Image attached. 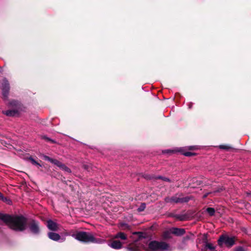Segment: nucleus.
<instances>
[{
	"instance_id": "obj_1",
	"label": "nucleus",
	"mask_w": 251,
	"mask_h": 251,
	"mask_svg": "<svg viewBox=\"0 0 251 251\" xmlns=\"http://www.w3.org/2000/svg\"><path fill=\"white\" fill-rule=\"evenodd\" d=\"M4 223L12 230L23 232L27 228V218L23 215L6 214Z\"/></svg>"
},
{
	"instance_id": "obj_2",
	"label": "nucleus",
	"mask_w": 251,
	"mask_h": 251,
	"mask_svg": "<svg viewBox=\"0 0 251 251\" xmlns=\"http://www.w3.org/2000/svg\"><path fill=\"white\" fill-rule=\"evenodd\" d=\"M72 236L77 240L84 243H97V239L91 232L79 231Z\"/></svg>"
},
{
	"instance_id": "obj_3",
	"label": "nucleus",
	"mask_w": 251,
	"mask_h": 251,
	"mask_svg": "<svg viewBox=\"0 0 251 251\" xmlns=\"http://www.w3.org/2000/svg\"><path fill=\"white\" fill-rule=\"evenodd\" d=\"M235 243V237H229L227 235H222L218 240V244L222 247L223 244L227 248H231Z\"/></svg>"
},
{
	"instance_id": "obj_4",
	"label": "nucleus",
	"mask_w": 251,
	"mask_h": 251,
	"mask_svg": "<svg viewBox=\"0 0 251 251\" xmlns=\"http://www.w3.org/2000/svg\"><path fill=\"white\" fill-rule=\"evenodd\" d=\"M148 247L152 251H157L158 250H167L169 247V245L164 242L152 241L149 243Z\"/></svg>"
},
{
	"instance_id": "obj_5",
	"label": "nucleus",
	"mask_w": 251,
	"mask_h": 251,
	"mask_svg": "<svg viewBox=\"0 0 251 251\" xmlns=\"http://www.w3.org/2000/svg\"><path fill=\"white\" fill-rule=\"evenodd\" d=\"M27 227L29 231L34 235H38L40 233V223L38 221L31 219L28 222H27Z\"/></svg>"
},
{
	"instance_id": "obj_6",
	"label": "nucleus",
	"mask_w": 251,
	"mask_h": 251,
	"mask_svg": "<svg viewBox=\"0 0 251 251\" xmlns=\"http://www.w3.org/2000/svg\"><path fill=\"white\" fill-rule=\"evenodd\" d=\"M190 198L188 197H180L178 196V194L172 196V197H166L165 201L167 203H184L189 201Z\"/></svg>"
},
{
	"instance_id": "obj_7",
	"label": "nucleus",
	"mask_w": 251,
	"mask_h": 251,
	"mask_svg": "<svg viewBox=\"0 0 251 251\" xmlns=\"http://www.w3.org/2000/svg\"><path fill=\"white\" fill-rule=\"evenodd\" d=\"M1 89L2 90L3 99L4 100H6L8 99L10 90V85L8 80L5 78L2 80Z\"/></svg>"
},
{
	"instance_id": "obj_8",
	"label": "nucleus",
	"mask_w": 251,
	"mask_h": 251,
	"mask_svg": "<svg viewBox=\"0 0 251 251\" xmlns=\"http://www.w3.org/2000/svg\"><path fill=\"white\" fill-rule=\"evenodd\" d=\"M109 246L112 249L119 250L123 248V243L116 239H114L109 244Z\"/></svg>"
},
{
	"instance_id": "obj_9",
	"label": "nucleus",
	"mask_w": 251,
	"mask_h": 251,
	"mask_svg": "<svg viewBox=\"0 0 251 251\" xmlns=\"http://www.w3.org/2000/svg\"><path fill=\"white\" fill-rule=\"evenodd\" d=\"M47 226L52 231H56L59 229V225L51 220H49L47 222Z\"/></svg>"
},
{
	"instance_id": "obj_10",
	"label": "nucleus",
	"mask_w": 251,
	"mask_h": 251,
	"mask_svg": "<svg viewBox=\"0 0 251 251\" xmlns=\"http://www.w3.org/2000/svg\"><path fill=\"white\" fill-rule=\"evenodd\" d=\"M42 157H43L42 158L44 160L48 161L50 162V163L56 165L57 166H58L59 168L60 167L61 165L63 164L62 163H61V162L58 161V160L51 158L50 157H49L46 155L43 154Z\"/></svg>"
},
{
	"instance_id": "obj_11",
	"label": "nucleus",
	"mask_w": 251,
	"mask_h": 251,
	"mask_svg": "<svg viewBox=\"0 0 251 251\" xmlns=\"http://www.w3.org/2000/svg\"><path fill=\"white\" fill-rule=\"evenodd\" d=\"M172 234L177 236H180L184 235L185 233V230L184 228L177 227H173L170 229Z\"/></svg>"
},
{
	"instance_id": "obj_12",
	"label": "nucleus",
	"mask_w": 251,
	"mask_h": 251,
	"mask_svg": "<svg viewBox=\"0 0 251 251\" xmlns=\"http://www.w3.org/2000/svg\"><path fill=\"white\" fill-rule=\"evenodd\" d=\"M126 250L127 251H140V248L135 241L128 245Z\"/></svg>"
},
{
	"instance_id": "obj_13",
	"label": "nucleus",
	"mask_w": 251,
	"mask_h": 251,
	"mask_svg": "<svg viewBox=\"0 0 251 251\" xmlns=\"http://www.w3.org/2000/svg\"><path fill=\"white\" fill-rule=\"evenodd\" d=\"M48 236L50 239L55 241H58L61 238L59 234L53 232H49L48 233Z\"/></svg>"
},
{
	"instance_id": "obj_14",
	"label": "nucleus",
	"mask_w": 251,
	"mask_h": 251,
	"mask_svg": "<svg viewBox=\"0 0 251 251\" xmlns=\"http://www.w3.org/2000/svg\"><path fill=\"white\" fill-rule=\"evenodd\" d=\"M2 113L9 117H14L18 114V111L17 109L8 110L3 111Z\"/></svg>"
},
{
	"instance_id": "obj_15",
	"label": "nucleus",
	"mask_w": 251,
	"mask_h": 251,
	"mask_svg": "<svg viewBox=\"0 0 251 251\" xmlns=\"http://www.w3.org/2000/svg\"><path fill=\"white\" fill-rule=\"evenodd\" d=\"M127 238V235L123 232H119L114 236V239H120L123 240H126Z\"/></svg>"
},
{
	"instance_id": "obj_16",
	"label": "nucleus",
	"mask_w": 251,
	"mask_h": 251,
	"mask_svg": "<svg viewBox=\"0 0 251 251\" xmlns=\"http://www.w3.org/2000/svg\"><path fill=\"white\" fill-rule=\"evenodd\" d=\"M20 105V102L16 100H12L8 103V106L14 108H19Z\"/></svg>"
},
{
	"instance_id": "obj_17",
	"label": "nucleus",
	"mask_w": 251,
	"mask_h": 251,
	"mask_svg": "<svg viewBox=\"0 0 251 251\" xmlns=\"http://www.w3.org/2000/svg\"><path fill=\"white\" fill-rule=\"evenodd\" d=\"M203 242L205 243V246L207 248H208L211 251H215V247L213 246V245L211 243H208L207 242V236L206 235H204V238L203 239Z\"/></svg>"
},
{
	"instance_id": "obj_18",
	"label": "nucleus",
	"mask_w": 251,
	"mask_h": 251,
	"mask_svg": "<svg viewBox=\"0 0 251 251\" xmlns=\"http://www.w3.org/2000/svg\"><path fill=\"white\" fill-rule=\"evenodd\" d=\"M206 211L208 213L209 216H213L215 215V210L212 207H208L206 209Z\"/></svg>"
},
{
	"instance_id": "obj_19",
	"label": "nucleus",
	"mask_w": 251,
	"mask_h": 251,
	"mask_svg": "<svg viewBox=\"0 0 251 251\" xmlns=\"http://www.w3.org/2000/svg\"><path fill=\"white\" fill-rule=\"evenodd\" d=\"M171 231H165L163 233V236L164 239H170L171 236Z\"/></svg>"
},
{
	"instance_id": "obj_20",
	"label": "nucleus",
	"mask_w": 251,
	"mask_h": 251,
	"mask_svg": "<svg viewBox=\"0 0 251 251\" xmlns=\"http://www.w3.org/2000/svg\"><path fill=\"white\" fill-rule=\"evenodd\" d=\"M219 148L220 149L225 150L226 151H229L230 150H232L233 148L228 145H221L219 146Z\"/></svg>"
},
{
	"instance_id": "obj_21",
	"label": "nucleus",
	"mask_w": 251,
	"mask_h": 251,
	"mask_svg": "<svg viewBox=\"0 0 251 251\" xmlns=\"http://www.w3.org/2000/svg\"><path fill=\"white\" fill-rule=\"evenodd\" d=\"M60 168L68 173H72L71 169L66 166L64 164H62Z\"/></svg>"
},
{
	"instance_id": "obj_22",
	"label": "nucleus",
	"mask_w": 251,
	"mask_h": 251,
	"mask_svg": "<svg viewBox=\"0 0 251 251\" xmlns=\"http://www.w3.org/2000/svg\"><path fill=\"white\" fill-rule=\"evenodd\" d=\"M146 205L145 203H142L139 206V207L137 209V211L138 212H142L146 208Z\"/></svg>"
},
{
	"instance_id": "obj_23",
	"label": "nucleus",
	"mask_w": 251,
	"mask_h": 251,
	"mask_svg": "<svg viewBox=\"0 0 251 251\" xmlns=\"http://www.w3.org/2000/svg\"><path fill=\"white\" fill-rule=\"evenodd\" d=\"M175 217L180 221H183L186 220V216L184 215H176Z\"/></svg>"
},
{
	"instance_id": "obj_24",
	"label": "nucleus",
	"mask_w": 251,
	"mask_h": 251,
	"mask_svg": "<svg viewBox=\"0 0 251 251\" xmlns=\"http://www.w3.org/2000/svg\"><path fill=\"white\" fill-rule=\"evenodd\" d=\"M193 236V234L190 233L189 235H187L183 238V242H185L190 240L192 237Z\"/></svg>"
},
{
	"instance_id": "obj_25",
	"label": "nucleus",
	"mask_w": 251,
	"mask_h": 251,
	"mask_svg": "<svg viewBox=\"0 0 251 251\" xmlns=\"http://www.w3.org/2000/svg\"><path fill=\"white\" fill-rule=\"evenodd\" d=\"M134 234L138 235V239L140 240L143 238H145V237L144 236V233L142 232H135L134 233Z\"/></svg>"
},
{
	"instance_id": "obj_26",
	"label": "nucleus",
	"mask_w": 251,
	"mask_h": 251,
	"mask_svg": "<svg viewBox=\"0 0 251 251\" xmlns=\"http://www.w3.org/2000/svg\"><path fill=\"white\" fill-rule=\"evenodd\" d=\"M225 190V188L223 187H219L216 190H214V191L212 192L213 195H215L216 193H220L222 191H223Z\"/></svg>"
},
{
	"instance_id": "obj_27",
	"label": "nucleus",
	"mask_w": 251,
	"mask_h": 251,
	"mask_svg": "<svg viewBox=\"0 0 251 251\" xmlns=\"http://www.w3.org/2000/svg\"><path fill=\"white\" fill-rule=\"evenodd\" d=\"M183 154L186 156H195L196 154L194 152H192L190 151H186L183 153Z\"/></svg>"
},
{
	"instance_id": "obj_28",
	"label": "nucleus",
	"mask_w": 251,
	"mask_h": 251,
	"mask_svg": "<svg viewBox=\"0 0 251 251\" xmlns=\"http://www.w3.org/2000/svg\"><path fill=\"white\" fill-rule=\"evenodd\" d=\"M28 160L29 161L31 162V163L34 166L37 164L38 162L36 161L33 158H32L31 156L28 158Z\"/></svg>"
},
{
	"instance_id": "obj_29",
	"label": "nucleus",
	"mask_w": 251,
	"mask_h": 251,
	"mask_svg": "<svg viewBox=\"0 0 251 251\" xmlns=\"http://www.w3.org/2000/svg\"><path fill=\"white\" fill-rule=\"evenodd\" d=\"M234 251H246V250L242 246H238L234 249Z\"/></svg>"
},
{
	"instance_id": "obj_30",
	"label": "nucleus",
	"mask_w": 251,
	"mask_h": 251,
	"mask_svg": "<svg viewBox=\"0 0 251 251\" xmlns=\"http://www.w3.org/2000/svg\"><path fill=\"white\" fill-rule=\"evenodd\" d=\"M43 139L46 140L47 141L50 142L51 143H56V142L54 140H52L50 138L46 136H44L43 137Z\"/></svg>"
},
{
	"instance_id": "obj_31",
	"label": "nucleus",
	"mask_w": 251,
	"mask_h": 251,
	"mask_svg": "<svg viewBox=\"0 0 251 251\" xmlns=\"http://www.w3.org/2000/svg\"><path fill=\"white\" fill-rule=\"evenodd\" d=\"M82 168L85 169V170H87V171H90L91 169V166L90 165L88 164H83L82 165Z\"/></svg>"
},
{
	"instance_id": "obj_32",
	"label": "nucleus",
	"mask_w": 251,
	"mask_h": 251,
	"mask_svg": "<svg viewBox=\"0 0 251 251\" xmlns=\"http://www.w3.org/2000/svg\"><path fill=\"white\" fill-rule=\"evenodd\" d=\"M0 200L3 201H7L9 200L7 198L4 197L3 195L0 192Z\"/></svg>"
},
{
	"instance_id": "obj_33",
	"label": "nucleus",
	"mask_w": 251,
	"mask_h": 251,
	"mask_svg": "<svg viewBox=\"0 0 251 251\" xmlns=\"http://www.w3.org/2000/svg\"><path fill=\"white\" fill-rule=\"evenodd\" d=\"M6 216V214H3L1 213H0V220L2 221L4 223L5 221Z\"/></svg>"
},
{
	"instance_id": "obj_34",
	"label": "nucleus",
	"mask_w": 251,
	"mask_h": 251,
	"mask_svg": "<svg viewBox=\"0 0 251 251\" xmlns=\"http://www.w3.org/2000/svg\"><path fill=\"white\" fill-rule=\"evenodd\" d=\"M210 194H213L212 192H208V193L204 194L202 196V198L203 199L206 198L208 197V196Z\"/></svg>"
},
{
	"instance_id": "obj_35",
	"label": "nucleus",
	"mask_w": 251,
	"mask_h": 251,
	"mask_svg": "<svg viewBox=\"0 0 251 251\" xmlns=\"http://www.w3.org/2000/svg\"><path fill=\"white\" fill-rule=\"evenodd\" d=\"M163 180L165 181L171 182V180L169 178L166 177H163Z\"/></svg>"
},
{
	"instance_id": "obj_36",
	"label": "nucleus",
	"mask_w": 251,
	"mask_h": 251,
	"mask_svg": "<svg viewBox=\"0 0 251 251\" xmlns=\"http://www.w3.org/2000/svg\"><path fill=\"white\" fill-rule=\"evenodd\" d=\"M196 184L197 185H200L202 183V182L201 181V180H196Z\"/></svg>"
},
{
	"instance_id": "obj_37",
	"label": "nucleus",
	"mask_w": 251,
	"mask_h": 251,
	"mask_svg": "<svg viewBox=\"0 0 251 251\" xmlns=\"http://www.w3.org/2000/svg\"><path fill=\"white\" fill-rule=\"evenodd\" d=\"M189 149L190 150H195L196 149V147L195 146H190Z\"/></svg>"
},
{
	"instance_id": "obj_38",
	"label": "nucleus",
	"mask_w": 251,
	"mask_h": 251,
	"mask_svg": "<svg viewBox=\"0 0 251 251\" xmlns=\"http://www.w3.org/2000/svg\"><path fill=\"white\" fill-rule=\"evenodd\" d=\"M163 176H158L156 177H155L156 179H162L163 180Z\"/></svg>"
},
{
	"instance_id": "obj_39",
	"label": "nucleus",
	"mask_w": 251,
	"mask_h": 251,
	"mask_svg": "<svg viewBox=\"0 0 251 251\" xmlns=\"http://www.w3.org/2000/svg\"><path fill=\"white\" fill-rule=\"evenodd\" d=\"M35 166L38 168H39V167H42V165L39 163V162H37V164L35 165Z\"/></svg>"
},
{
	"instance_id": "obj_40",
	"label": "nucleus",
	"mask_w": 251,
	"mask_h": 251,
	"mask_svg": "<svg viewBox=\"0 0 251 251\" xmlns=\"http://www.w3.org/2000/svg\"><path fill=\"white\" fill-rule=\"evenodd\" d=\"M62 182H63L64 183H65V184H67V181H66V180H62Z\"/></svg>"
},
{
	"instance_id": "obj_41",
	"label": "nucleus",
	"mask_w": 251,
	"mask_h": 251,
	"mask_svg": "<svg viewBox=\"0 0 251 251\" xmlns=\"http://www.w3.org/2000/svg\"><path fill=\"white\" fill-rule=\"evenodd\" d=\"M145 178H148V179H150V178H151V177H148V176H145Z\"/></svg>"
},
{
	"instance_id": "obj_42",
	"label": "nucleus",
	"mask_w": 251,
	"mask_h": 251,
	"mask_svg": "<svg viewBox=\"0 0 251 251\" xmlns=\"http://www.w3.org/2000/svg\"><path fill=\"white\" fill-rule=\"evenodd\" d=\"M65 235H69V234L67 232H66Z\"/></svg>"
},
{
	"instance_id": "obj_43",
	"label": "nucleus",
	"mask_w": 251,
	"mask_h": 251,
	"mask_svg": "<svg viewBox=\"0 0 251 251\" xmlns=\"http://www.w3.org/2000/svg\"><path fill=\"white\" fill-rule=\"evenodd\" d=\"M1 70H2V68H0V72L1 71Z\"/></svg>"
}]
</instances>
